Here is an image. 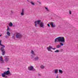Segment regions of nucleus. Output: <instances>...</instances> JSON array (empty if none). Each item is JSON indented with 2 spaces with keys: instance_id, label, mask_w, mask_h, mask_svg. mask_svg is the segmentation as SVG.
I'll return each mask as SVG.
<instances>
[{
  "instance_id": "nucleus-3",
  "label": "nucleus",
  "mask_w": 78,
  "mask_h": 78,
  "mask_svg": "<svg viewBox=\"0 0 78 78\" xmlns=\"http://www.w3.org/2000/svg\"><path fill=\"white\" fill-rule=\"evenodd\" d=\"M0 46H2V47H1L0 50L2 52V55H5V49L4 48H5V46L2 44V41L1 40L0 41Z\"/></svg>"
},
{
  "instance_id": "nucleus-33",
  "label": "nucleus",
  "mask_w": 78,
  "mask_h": 78,
  "mask_svg": "<svg viewBox=\"0 0 78 78\" xmlns=\"http://www.w3.org/2000/svg\"><path fill=\"white\" fill-rule=\"evenodd\" d=\"M38 3L40 4L41 5V3L40 2H39Z\"/></svg>"
},
{
  "instance_id": "nucleus-7",
  "label": "nucleus",
  "mask_w": 78,
  "mask_h": 78,
  "mask_svg": "<svg viewBox=\"0 0 78 78\" xmlns=\"http://www.w3.org/2000/svg\"><path fill=\"white\" fill-rule=\"evenodd\" d=\"M5 75H7L6 71H5L2 74V77H4V78H8V76Z\"/></svg>"
},
{
  "instance_id": "nucleus-17",
  "label": "nucleus",
  "mask_w": 78,
  "mask_h": 78,
  "mask_svg": "<svg viewBox=\"0 0 78 78\" xmlns=\"http://www.w3.org/2000/svg\"><path fill=\"white\" fill-rule=\"evenodd\" d=\"M7 35H8V36H10V33H9V31H7Z\"/></svg>"
},
{
  "instance_id": "nucleus-27",
  "label": "nucleus",
  "mask_w": 78,
  "mask_h": 78,
  "mask_svg": "<svg viewBox=\"0 0 78 78\" xmlns=\"http://www.w3.org/2000/svg\"><path fill=\"white\" fill-rule=\"evenodd\" d=\"M69 14H72V12H71V11L69 10Z\"/></svg>"
},
{
  "instance_id": "nucleus-31",
  "label": "nucleus",
  "mask_w": 78,
  "mask_h": 78,
  "mask_svg": "<svg viewBox=\"0 0 78 78\" xmlns=\"http://www.w3.org/2000/svg\"><path fill=\"white\" fill-rule=\"evenodd\" d=\"M12 38H13V39H15V37H14V35H13L12 36Z\"/></svg>"
},
{
  "instance_id": "nucleus-12",
  "label": "nucleus",
  "mask_w": 78,
  "mask_h": 78,
  "mask_svg": "<svg viewBox=\"0 0 78 78\" xmlns=\"http://www.w3.org/2000/svg\"><path fill=\"white\" fill-rule=\"evenodd\" d=\"M54 71H55L54 73H55L57 74L58 73V69H55L54 70Z\"/></svg>"
},
{
  "instance_id": "nucleus-16",
  "label": "nucleus",
  "mask_w": 78,
  "mask_h": 78,
  "mask_svg": "<svg viewBox=\"0 0 78 78\" xmlns=\"http://www.w3.org/2000/svg\"><path fill=\"white\" fill-rule=\"evenodd\" d=\"M40 67L42 69H44L45 68V66L42 65L40 66Z\"/></svg>"
},
{
  "instance_id": "nucleus-4",
  "label": "nucleus",
  "mask_w": 78,
  "mask_h": 78,
  "mask_svg": "<svg viewBox=\"0 0 78 78\" xmlns=\"http://www.w3.org/2000/svg\"><path fill=\"white\" fill-rule=\"evenodd\" d=\"M22 37V35L20 33H18L16 34V37L18 39H20Z\"/></svg>"
},
{
  "instance_id": "nucleus-19",
  "label": "nucleus",
  "mask_w": 78,
  "mask_h": 78,
  "mask_svg": "<svg viewBox=\"0 0 78 78\" xmlns=\"http://www.w3.org/2000/svg\"><path fill=\"white\" fill-rule=\"evenodd\" d=\"M55 53H59V50H57L55 51Z\"/></svg>"
},
{
  "instance_id": "nucleus-8",
  "label": "nucleus",
  "mask_w": 78,
  "mask_h": 78,
  "mask_svg": "<svg viewBox=\"0 0 78 78\" xmlns=\"http://www.w3.org/2000/svg\"><path fill=\"white\" fill-rule=\"evenodd\" d=\"M49 23L52 28H54V27H56V25L55 24H53V23L51 22Z\"/></svg>"
},
{
  "instance_id": "nucleus-26",
  "label": "nucleus",
  "mask_w": 78,
  "mask_h": 78,
  "mask_svg": "<svg viewBox=\"0 0 78 78\" xmlns=\"http://www.w3.org/2000/svg\"><path fill=\"white\" fill-rule=\"evenodd\" d=\"M21 13H24V9H22Z\"/></svg>"
},
{
  "instance_id": "nucleus-10",
  "label": "nucleus",
  "mask_w": 78,
  "mask_h": 78,
  "mask_svg": "<svg viewBox=\"0 0 78 78\" xmlns=\"http://www.w3.org/2000/svg\"><path fill=\"white\" fill-rule=\"evenodd\" d=\"M6 73H7V75H11V73H10L9 70H8L6 71Z\"/></svg>"
},
{
  "instance_id": "nucleus-34",
  "label": "nucleus",
  "mask_w": 78,
  "mask_h": 78,
  "mask_svg": "<svg viewBox=\"0 0 78 78\" xmlns=\"http://www.w3.org/2000/svg\"><path fill=\"white\" fill-rule=\"evenodd\" d=\"M63 51V49H61V51Z\"/></svg>"
},
{
  "instance_id": "nucleus-36",
  "label": "nucleus",
  "mask_w": 78,
  "mask_h": 78,
  "mask_svg": "<svg viewBox=\"0 0 78 78\" xmlns=\"http://www.w3.org/2000/svg\"><path fill=\"white\" fill-rule=\"evenodd\" d=\"M11 13H13V11H11Z\"/></svg>"
},
{
  "instance_id": "nucleus-13",
  "label": "nucleus",
  "mask_w": 78,
  "mask_h": 78,
  "mask_svg": "<svg viewBox=\"0 0 78 78\" xmlns=\"http://www.w3.org/2000/svg\"><path fill=\"white\" fill-rule=\"evenodd\" d=\"M31 53L34 56H35V53H34V52L33 50H31Z\"/></svg>"
},
{
  "instance_id": "nucleus-14",
  "label": "nucleus",
  "mask_w": 78,
  "mask_h": 78,
  "mask_svg": "<svg viewBox=\"0 0 78 78\" xmlns=\"http://www.w3.org/2000/svg\"><path fill=\"white\" fill-rule=\"evenodd\" d=\"M59 73H60L61 74H62L63 73V71L61 69H59L58 71Z\"/></svg>"
},
{
  "instance_id": "nucleus-21",
  "label": "nucleus",
  "mask_w": 78,
  "mask_h": 78,
  "mask_svg": "<svg viewBox=\"0 0 78 78\" xmlns=\"http://www.w3.org/2000/svg\"><path fill=\"white\" fill-rule=\"evenodd\" d=\"M60 44L61 46H63L64 45V44L62 42H60Z\"/></svg>"
},
{
  "instance_id": "nucleus-11",
  "label": "nucleus",
  "mask_w": 78,
  "mask_h": 78,
  "mask_svg": "<svg viewBox=\"0 0 78 78\" xmlns=\"http://www.w3.org/2000/svg\"><path fill=\"white\" fill-rule=\"evenodd\" d=\"M39 59V58L38 57H36L34 58V61H37Z\"/></svg>"
},
{
  "instance_id": "nucleus-1",
  "label": "nucleus",
  "mask_w": 78,
  "mask_h": 78,
  "mask_svg": "<svg viewBox=\"0 0 78 78\" xmlns=\"http://www.w3.org/2000/svg\"><path fill=\"white\" fill-rule=\"evenodd\" d=\"M35 23V26L36 27H37V23L38 25H39L40 27H44V23L41 22V20H38L37 21H36L34 22Z\"/></svg>"
},
{
  "instance_id": "nucleus-35",
  "label": "nucleus",
  "mask_w": 78,
  "mask_h": 78,
  "mask_svg": "<svg viewBox=\"0 0 78 78\" xmlns=\"http://www.w3.org/2000/svg\"><path fill=\"white\" fill-rule=\"evenodd\" d=\"M38 76H41V74H38Z\"/></svg>"
},
{
  "instance_id": "nucleus-22",
  "label": "nucleus",
  "mask_w": 78,
  "mask_h": 78,
  "mask_svg": "<svg viewBox=\"0 0 78 78\" xmlns=\"http://www.w3.org/2000/svg\"><path fill=\"white\" fill-rule=\"evenodd\" d=\"M30 3H31V5H34V3H33V2H30Z\"/></svg>"
},
{
  "instance_id": "nucleus-38",
  "label": "nucleus",
  "mask_w": 78,
  "mask_h": 78,
  "mask_svg": "<svg viewBox=\"0 0 78 78\" xmlns=\"http://www.w3.org/2000/svg\"><path fill=\"white\" fill-rule=\"evenodd\" d=\"M7 69H9V68H8Z\"/></svg>"
},
{
  "instance_id": "nucleus-25",
  "label": "nucleus",
  "mask_w": 78,
  "mask_h": 78,
  "mask_svg": "<svg viewBox=\"0 0 78 78\" xmlns=\"http://www.w3.org/2000/svg\"><path fill=\"white\" fill-rule=\"evenodd\" d=\"M45 9L47 10V11H49V10L48 9L47 7H45Z\"/></svg>"
},
{
  "instance_id": "nucleus-24",
  "label": "nucleus",
  "mask_w": 78,
  "mask_h": 78,
  "mask_svg": "<svg viewBox=\"0 0 78 78\" xmlns=\"http://www.w3.org/2000/svg\"><path fill=\"white\" fill-rule=\"evenodd\" d=\"M3 58H2V57L1 56L0 57V61H2V60H3Z\"/></svg>"
},
{
  "instance_id": "nucleus-23",
  "label": "nucleus",
  "mask_w": 78,
  "mask_h": 78,
  "mask_svg": "<svg viewBox=\"0 0 78 78\" xmlns=\"http://www.w3.org/2000/svg\"><path fill=\"white\" fill-rule=\"evenodd\" d=\"M20 14L22 16H24V13H22L21 12L20 13Z\"/></svg>"
},
{
  "instance_id": "nucleus-37",
  "label": "nucleus",
  "mask_w": 78,
  "mask_h": 78,
  "mask_svg": "<svg viewBox=\"0 0 78 78\" xmlns=\"http://www.w3.org/2000/svg\"><path fill=\"white\" fill-rule=\"evenodd\" d=\"M39 2V1H37V2H38V3H39V2Z\"/></svg>"
},
{
  "instance_id": "nucleus-5",
  "label": "nucleus",
  "mask_w": 78,
  "mask_h": 78,
  "mask_svg": "<svg viewBox=\"0 0 78 78\" xmlns=\"http://www.w3.org/2000/svg\"><path fill=\"white\" fill-rule=\"evenodd\" d=\"M28 69L29 70L32 71H36V69H34L33 66H31L28 67Z\"/></svg>"
},
{
  "instance_id": "nucleus-2",
  "label": "nucleus",
  "mask_w": 78,
  "mask_h": 78,
  "mask_svg": "<svg viewBox=\"0 0 78 78\" xmlns=\"http://www.w3.org/2000/svg\"><path fill=\"white\" fill-rule=\"evenodd\" d=\"M65 42V39L63 37H59L55 39V42Z\"/></svg>"
},
{
  "instance_id": "nucleus-41",
  "label": "nucleus",
  "mask_w": 78,
  "mask_h": 78,
  "mask_svg": "<svg viewBox=\"0 0 78 78\" xmlns=\"http://www.w3.org/2000/svg\"><path fill=\"white\" fill-rule=\"evenodd\" d=\"M77 47H78V46Z\"/></svg>"
},
{
  "instance_id": "nucleus-18",
  "label": "nucleus",
  "mask_w": 78,
  "mask_h": 78,
  "mask_svg": "<svg viewBox=\"0 0 78 78\" xmlns=\"http://www.w3.org/2000/svg\"><path fill=\"white\" fill-rule=\"evenodd\" d=\"M1 63H4V60H2L0 61Z\"/></svg>"
},
{
  "instance_id": "nucleus-32",
  "label": "nucleus",
  "mask_w": 78,
  "mask_h": 78,
  "mask_svg": "<svg viewBox=\"0 0 78 78\" xmlns=\"http://www.w3.org/2000/svg\"><path fill=\"white\" fill-rule=\"evenodd\" d=\"M52 50H55V49H56V48H52Z\"/></svg>"
},
{
  "instance_id": "nucleus-20",
  "label": "nucleus",
  "mask_w": 78,
  "mask_h": 78,
  "mask_svg": "<svg viewBox=\"0 0 78 78\" xmlns=\"http://www.w3.org/2000/svg\"><path fill=\"white\" fill-rule=\"evenodd\" d=\"M61 47V46L59 45H57V48H60V47Z\"/></svg>"
},
{
  "instance_id": "nucleus-9",
  "label": "nucleus",
  "mask_w": 78,
  "mask_h": 78,
  "mask_svg": "<svg viewBox=\"0 0 78 78\" xmlns=\"http://www.w3.org/2000/svg\"><path fill=\"white\" fill-rule=\"evenodd\" d=\"M52 47L51 46H50L49 47H47V49L48 51H51V49H52Z\"/></svg>"
},
{
  "instance_id": "nucleus-6",
  "label": "nucleus",
  "mask_w": 78,
  "mask_h": 78,
  "mask_svg": "<svg viewBox=\"0 0 78 78\" xmlns=\"http://www.w3.org/2000/svg\"><path fill=\"white\" fill-rule=\"evenodd\" d=\"M4 58H5L4 60L7 63H8V61H9V58H8V57L5 56H4Z\"/></svg>"
},
{
  "instance_id": "nucleus-40",
  "label": "nucleus",
  "mask_w": 78,
  "mask_h": 78,
  "mask_svg": "<svg viewBox=\"0 0 78 78\" xmlns=\"http://www.w3.org/2000/svg\"><path fill=\"white\" fill-rule=\"evenodd\" d=\"M32 56V57H33V55H31Z\"/></svg>"
},
{
  "instance_id": "nucleus-28",
  "label": "nucleus",
  "mask_w": 78,
  "mask_h": 78,
  "mask_svg": "<svg viewBox=\"0 0 78 78\" xmlns=\"http://www.w3.org/2000/svg\"><path fill=\"white\" fill-rule=\"evenodd\" d=\"M5 38H8V36L7 35H5Z\"/></svg>"
},
{
  "instance_id": "nucleus-15",
  "label": "nucleus",
  "mask_w": 78,
  "mask_h": 78,
  "mask_svg": "<svg viewBox=\"0 0 78 78\" xmlns=\"http://www.w3.org/2000/svg\"><path fill=\"white\" fill-rule=\"evenodd\" d=\"M9 27H12V26L13 25V24H12V23L11 22H10L9 24Z\"/></svg>"
},
{
  "instance_id": "nucleus-39",
  "label": "nucleus",
  "mask_w": 78,
  "mask_h": 78,
  "mask_svg": "<svg viewBox=\"0 0 78 78\" xmlns=\"http://www.w3.org/2000/svg\"><path fill=\"white\" fill-rule=\"evenodd\" d=\"M0 36H2V35H0Z\"/></svg>"
},
{
  "instance_id": "nucleus-29",
  "label": "nucleus",
  "mask_w": 78,
  "mask_h": 78,
  "mask_svg": "<svg viewBox=\"0 0 78 78\" xmlns=\"http://www.w3.org/2000/svg\"><path fill=\"white\" fill-rule=\"evenodd\" d=\"M7 27H8V29H7V31H8L9 30V27L8 26Z\"/></svg>"
},
{
  "instance_id": "nucleus-30",
  "label": "nucleus",
  "mask_w": 78,
  "mask_h": 78,
  "mask_svg": "<svg viewBox=\"0 0 78 78\" xmlns=\"http://www.w3.org/2000/svg\"><path fill=\"white\" fill-rule=\"evenodd\" d=\"M48 27H50V25L49 24H48Z\"/></svg>"
}]
</instances>
